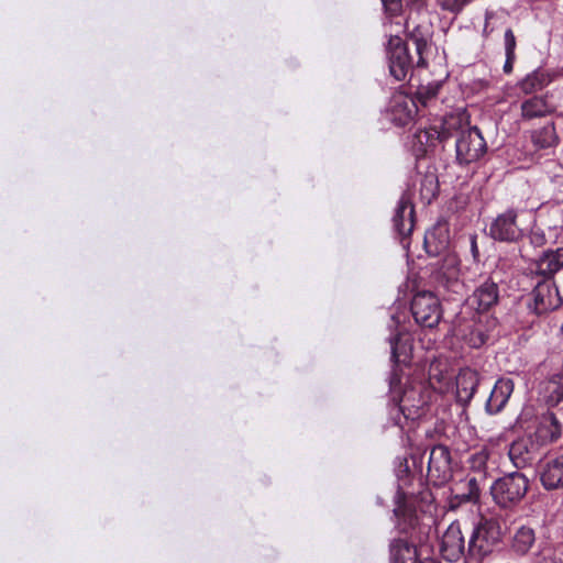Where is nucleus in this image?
Returning <instances> with one entry per match:
<instances>
[{"label": "nucleus", "mask_w": 563, "mask_h": 563, "mask_svg": "<svg viewBox=\"0 0 563 563\" xmlns=\"http://www.w3.org/2000/svg\"><path fill=\"white\" fill-rule=\"evenodd\" d=\"M410 311L417 324L422 328L438 327L442 318L439 297L431 291H418L411 299Z\"/></svg>", "instance_id": "obj_8"}, {"label": "nucleus", "mask_w": 563, "mask_h": 563, "mask_svg": "<svg viewBox=\"0 0 563 563\" xmlns=\"http://www.w3.org/2000/svg\"><path fill=\"white\" fill-rule=\"evenodd\" d=\"M417 563H440L437 559L434 558H431V556H427V558H418V561Z\"/></svg>", "instance_id": "obj_39"}, {"label": "nucleus", "mask_w": 563, "mask_h": 563, "mask_svg": "<svg viewBox=\"0 0 563 563\" xmlns=\"http://www.w3.org/2000/svg\"><path fill=\"white\" fill-rule=\"evenodd\" d=\"M545 402L555 407L563 400V374L553 373L545 382Z\"/></svg>", "instance_id": "obj_30"}, {"label": "nucleus", "mask_w": 563, "mask_h": 563, "mask_svg": "<svg viewBox=\"0 0 563 563\" xmlns=\"http://www.w3.org/2000/svg\"><path fill=\"white\" fill-rule=\"evenodd\" d=\"M470 247H471V253H472L473 260L478 263L481 261V253H479V249H478V244H477V235L476 234H473L470 236Z\"/></svg>", "instance_id": "obj_37"}, {"label": "nucleus", "mask_w": 563, "mask_h": 563, "mask_svg": "<svg viewBox=\"0 0 563 563\" xmlns=\"http://www.w3.org/2000/svg\"><path fill=\"white\" fill-rule=\"evenodd\" d=\"M528 240L531 246L534 249H542V247H552L554 244H556L558 241V233L556 230H552L551 228H548V230H544L540 227H532L529 234Z\"/></svg>", "instance_id": "obj_31"}, {"label": "nucleus", "mask_w": 563, "mask_h": 563, "mask_svg": "<svg viewBox=\"0 0 563 563\" xmlns=\"http://www.w3.org/2000/svg\"><path fill=\"white\" fill-rule=\"evenodd\" d=\"M397 388L390 389L394 404L389 416L393 423L404 430L427 415L434 393L430 385L421 380L409 383L398 396L395 395Z\"/></svg>", "instance_id": "obj_4"}, {"label": "nucleus", "mask_w": 563, "mask_h": 563, "mask_svg": "<svg viewBox=\"0 0 563 563\" xmlns=\"http://www.w3.org/2000/svg\"><path fill=\"white\" fill-rule=\"evenodd\" d=\"M537 473L544 490L563 489V453L550 455L540 461Z\"/></svg>", "instance_id": "obj_14"}, {"label": "nucleus", "mask_w": 563, "mask_h": 563, "mask_svg": "<svg viewBox=\"0 0 563 563\" xmlns=\"http://www.w3.org/2000/svg\"><path fill=\"white\" fill-rule=\"evenodd\" d=\"M394 515L399 532L407 536L409 540L397 538L390 542V563H417L420 556L418 544L428 540L431 526L421 521L415 501L401 489L396 494Z\"/></svg>", "instance_id": "obj_3"}, {"label": "nucleus", "mask_w": 563, "mask_h": 563, "mask_svg": "<svg viewBox=\"0 0 563 563\" xmlns=\"http://www.w3.org/2000/svg\"><path fill=\"white\" fill-rule=\"evenodd\" d=\"M492 16V14L489 13H486V20H485V25H484V30H483V34L484 36H489V34L493 32V29H489V23H488V19Z\"/></svg>", "instance_id": "obj_38"}, {"label": "nucleus", "mask_w": 563, "mask_h": 563, "mask_svg": "<svg viewBox=\"0 0 563 563\" xmlns=\"http://www.w3.org/2000/svg\"><path fill=\"white\" fill-rule=\"evenodd\" d=\"M391 362L394 368L389 377V388L394 390L400 386L401 377L398 373L399 365H406L411 360L412 346L409 339L401 333H397L390 338Z\"/></svg>", "instance_id": "obj_18"}, {"label": "nucleus", "mask_w": 563, "mask_h": 563, "mask_svg": "<svg viewBox=\"0 0 563 563\" xmlns=\"http://www.w3.org/2000/svg\"><path fill=\"white\" fill-rule=\"evenodd\" d=\"M514 388L515 384L511 378L501 377L497 379L486 401V411L490 415L499 413L507 405Z\"/></svg>", "instance_id": "obj_23"}, {"label": "nucleus", "mask_w": 563, "mask_h": 563, "mask_svg": "<svg viewBox=\"0 0 563 563\" xmlns=\"http://www.w3.org/2000/svg\"><path fill=\"white\" fill-rule=\"evenodd\" d=\"M479 384V375L471 368L461 369L456 376V400L466 406L473 398Z\"/></svg>", "instance_id": "obj_24"}, {"label": "nucleus", "mask_w": 563, "mask_h": 563, "mask_svg": "<svg viewBox=\"0 0 563 563\" xmlns=\"http://www.w3.org/2000/svg\"><path fill=\"white\" fill-rule=\"evenodd\" d=\"M498 327V319L492 313L463 312L456 319L455 335L471 349H481L493 338Z\"/></svg>", "instance_id": "obj_5"}, {"label": "nucleus", "mask_w": 563, "mask_h": 563, "mask_svg": "<svg viewBox=\"0 0 563 563\" xmlns=\"http://www.w3.org/2000/svg\"><path fill=\"white\" fill-rule=\"evenodd\" d=\"M387 114L395 125L406 126L412 123L418 114L417 101L411 96L397 91L389 100Z\"/></svg>", "instance_id": "obj_13"}, {"label": "nucleus", "mask_w": 563, "mask_h": 563, "mask_svg": "<svg viewBox=\"0 0 563 563\" xmlns=\"http://www.w3.org/2000/svg\"><path fill=\"white\" fill-rule=\"evenodd\" d=\"M540 446L530 434L515 440L508 450V456L517 470L531 466L540 455Z\"/></svg>", "instance_id": "obj_15"}, {"label": "nucleus", "mask_w": 563, "mask_h": 563, "mask_svg": "<svg viewBox=\"0 0 563 563\" xmlns=\"http://www.w3.org/2000/svg\"><path fill=\"white\" fill-rule=\"evenodd\" d=\"M530 296L531 302L529 303V308L537 316L554 311L563 303L554 279L542 278L537 283Z\"/></svg>", "instance_id": "obj_11"}, {"label": "nucleus", "mask_w": 563, "mask_h": 563, "mask_svg": "<svg viewBox=\"0 0 563 563\" xmlns=\"http://www.w3.org/2000/svg\"><path fill=\"white\" fill-rule=\"evenodd\" d=\"M563 271V244L548 247L534 261V274L541 278L554 279Z\"/></svg>", "instance_id": "obj_19"}, {"label": "nucleus", "mask_w": 563, "mask_h": 563, "mask_svg": "<svg viewBox=\"0 0 563 563\" xmlns=\"http://www.w3.org/2000/svg\"><path fill=\"white\" fill-rule=\"evenodd\" d=\"M551 82L549 73L543 68H537L526 75L519 82L518 88L526 95L542 90Z\"/></svg>", "instance_id": "obj_27"}, {"label": "nucleus", "mask_w": 563, "mask_h": 563, "mask_svg": "<svg viewBox=\"0 0 563 563\" xmlns=\"http://www.w3.org/2000/svg\"><path fill=\"white\" fill-rule=\"evenodd\" d=\"M420 199L424 205H430L439 195V180L434 173H427L420 179Z\"/></svg>", "instance_id": "obj_32"}, {"label": "nucleus", "mask_w": 563, "mask_h": 563, "mask_svg": "<svg viewBox=\"0 0 563 563\" xmlns=\"http://www.w3.org/2000/svg\"><path fill=\"white\" fill-rule=\"evenodd\" d=\"M562 423L559 421L554 412L548 411L542 415L536 431L530 434L536 438L537 443L541 448L542 445L553 443L562 434Z\"/></svg>", "instance_id": "obj_22"}, {"label": "nucleus", "mask_w": 563, "mask_h": 563, "mask_svg": "<svg viewBox=\"0 0 563 563\" xmlns=\"http://www.w3.org/2000/svg\"><path fill=\"white\" fill-rule=\"evenodd\" d=\"M539 563H562L561 561H558L554 556H543Z\"/></svg>", "instance_id": "obj_40"}, {"label": "nucleus", "mask_w": 563, "mask_h": 563, "mask_svg": "<svg viewBox=\"0 0 563 563\" xmlns=\"http://www.w3.org/2000/svg\"><path fill=\"white\" fill-rule=\"evenodd\" d=\"M423 246L429 256H442L439 268L433 274L435 289L444 300H461L465 284L460 278L457 256L449 251L450 229L446 222H438L424 234Z\"/></svg>", "instance_id": "obj_2"}, {"label": "nucleus", "mask_w": 563, "mask_h": 563, "mask_svg": "<svg viewBox=\"0 0 563 563\" xmlns=\"http://www.w3.org/2000/svg\"><path fill=\"white\" fill-rule=\"evenodd\" d=\"M382 2L389 16H397L401 12V0H382Z\"/></svg>", "instance_id": "obj_36"}, {"label": "nucleus", "mask_w": 563, "mask_h": 563, "mask_svg": "<svg viewBox=\"0 0 563 563\" xmlns=\"http://www.w3.org/2000/svg\"><path fill=\"white\" fill-rule=\"evenodd\" d=\"M455 139V158L460 165L479 161L487 152V143L477 126L464 128L459 117H445L440 125L419 129L413 134L412 148L417 158L424 157L437 146Z\"/></svg>", "instance_id": "obj_1"}, {"label": "nucleus", "mask_w": 563, "mask_h": 563, "mask_svg": "<svg viewBox=\"0 0 563 563\" xmlns=\"http://www.w3.org/2000/svg\"><path fill=\"white\" fill-rule=\"evenodd\" d=\"M521 115L526 120L542 118L552 112L551 106L547 99L541 96H534L521 103Z\"/></svg>", "instance_id": "obj_29"}, {"label": "nucleus", "mask_w": 563, "mask_h": 563, "mask_svg": "<svg viewBox=\"0 0 563 563\" xmlns=\"http://www.w3.org/2000/svg\"><path fill=\"white\" fill-rule=\"evenodd\" d=\"M501 541V527L494 518L481 517L475 525L468 541V554L483 559L489 555Z\"/></svg>", "instance_id": "obj_7"}, {"label": "nucleus", "mask_w": 563, "mask_h": 563, "mask_svg": "<svg viewBox=\"0 0 563 563\" xmlns=\"http://www.w3.org/2000/svg\"><path fill=\"white\" fill-rule=\"evenodd\" d=\"M531 142L536 151L548 150L559 143V136L553 122L531 132Z\"/></svg>", "instance_id": "obj_28"}, {"label": "nucleus", "mask_w": 563, "mask_h": 563, "mask_svg": "<svg viewBox=\"0 0 563 563\" xmlns=\"http://www.w3.org/2000/svg\"><path fill=\"white\" fill-rule=\"evenodd\" d=\"M389 74L398 81L407 79L415 67L407 43L397 35H390L386 45Z\"/></svg>", "instance_id": "obj_9"}, {"label": "nucleus", "mask_w": 563, "mask_h": 563, "mask_svg": "<svg viewBox=\"0 0 563 563\" xmlns=\"http://www.w3.org/2000/svg\"><path fill=\"white\" fill-rule=\"evenodd\" d=\"M489 454L486 450H481L471 455L468 460L470 468L476 475L479 481H484L486 478V468L488 462Z\"/></svg>", "instance_id": "obj_34"}, {"label": "nucleus", "mask_w": 563, "mask_h": 563, "mask_svg": "<svg viewBox=\"0 0 563 563\" xmlns=\"http://www.w3.org/2000/svg\"><path fill=\"white\" fill-rule=\"evenodd\" d=\"M416 222L415 207L409 192H404L398 201L393 223L400 236L410 235Z\"/></svg>", "instance_id": "obj_20"}, {"label": "nucleus", "mask_w": 563, "mask_h": 563, "mask_svg": "<svg viewBox=\"0 0 563 563\" xmlns=\"http://www.w3.org/2000/svg\"><path fill=\"white\" fill-rule=\"evenodd\" d=\"M504 47L506 59L503 66V71L506 75H510L514 70V65L517 60V38L512 29L510 27H508L504 34Z\"/></svg>", "instance_id": "obj_33"}, {"label": "nucleus", "mask_w": 563, "mask_h": 563, "mask_svg": "<svg viewBox=\"0 0 563 563\" xmlns=\"http://www.w3.org/2000/svg\"><path fill=\"white\" fill-rule=\"evenodd\" d=\"M499 301V287L497 283L488 278L475 288L466 299V305L474 311L472 313H490V310Z\"/></svg>", "instance_id": "obj_16"}, {"label": "nucleus", "mask_w": 563, "mask_h": 563, "mask_svg": "<svg viewBox=\"0 0 563 563\" xmlns=\"http://www.w3.org/2000/svg\"><path fill=\"white\" fill-rule=\"evenodd\" d=\"M529 487V478L523 473L516 471L496 479L490 487V493L494 501L500 508L511 509L521 503Z\"/></svg>", "instance_id": "obj_6"}, {"label": "nucleus", "mask_w": 563, "mask_h": 563, "mask_svg": "<svg viewBox=\"0 0 563 563\" xmlns=\"http://www.w3.org/2000/svg\"><path fill=\"white\" fill-rule=\"evenodd\" d=\"M454 493L453 499L457 505L464 503L476 504L481 497L479 478L476 475L468 474L464 481L455 484L452 489Z\"/></svg>", "instance_id": "obj_25"}, {"label": "nucleus", "mask_w": 563, "mask_h": 563, "mask_svg": "<svg viewBox=\"0 0 563 563\" xmlns=\"http://www.w3.org/2000/svg\"><path fill=\"white\" fill-rule=\"evenodd\" d=\"M465 539L461 523L453 521L441 537L440 553L448 562H457L465 553Z\"/></svg>", "instance_id": "obj_17"}, {"label": "nucleus", "mask_w": 563, "mask_h": 563, "mask_svg": "<svg viewBox=\"0 0 563 563\" xmlns=\"http://www.w3.org/2000/svg\"><path fill=\"white\" fill-rule=\"evenodd\" d=\"M411 21L410 19L406 22V27L408 30V37L413 42L416 46V53L418 59L416 62L417 67H426L427 60L424 57L426 51L429 48V42L431 41L432 31L431 25L427 22L418 23L410 29Z\"/></svg>", "instance_id": "obj_21"}, {"label": "nucleus", "mask_w": 563, "mask_h": 563, "mask_svg": "<svg viewBox=\"0 0 563 563\" xmlns=\"http://www.w3.org/2000/svg\"><path fill=\"white\" fill-rule=\"evenodd\" d=\"M488 236L501 243H518L523 230L518 224V210L509 208L497 214L488 227Z\"/></svg>", "instance_id": "obj_10"}, {"label": "nucleus", "mask_w": 563, "mask_h": 563, "mask_svg": "<svg viewBox=\"0 0 563 563\" xmlns=\"http://www.w3.org/2000/svg\"><path fill=\"white\" fill-rule=\"evenodd\" d=\"M428 481L437 487H441L452 478V459L450 449L438 444L432 446L427 468Z\"/></svg>", "instance_id": "obj_12"}, {"label": "nucleus", "mask_w": 563, "mask_h": 563, "mask_svg": "<svg viewBox=\"0 0 563 563\" xmlns=\"http://www.w3.org/2000/svg\"><path fill=\"white\" fill-rule=\"evenodd\" d=\"M536 543V532L531 527L521 526L516 529L512 538L510 549L518 556H525L529 553Z\"/></svg>", "instance_id": "obj_26"}, {"label": "nucleus", "mask_w": 563, "mask_h": 563, "mask_svg": "<svg viewBox=\"0 0 563 563\" xmlns=\"http://www.w3.org/2000/svg\"><path fill=\"white\" fill-rule=\"evenodd\" d=\"M440 87L441 85L438 82L434 85L420 86L416 92V101H419L426 107L429 101L438 96Z\"/></svg>", "instance_id": "obj_35"}]
</instances>
